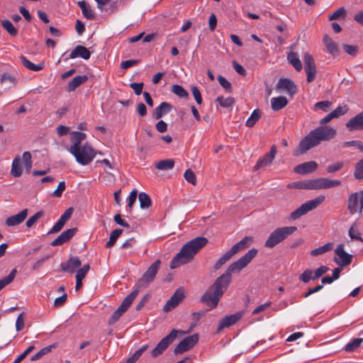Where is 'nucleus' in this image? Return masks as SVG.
I'll use <instances>...</instances> for the list:
<instances>
[{
	"mask_svg": "<svg viewBox=\"0 0 363 363\" xmlns=\"http://www.w3.org/2000/svg\"><path fill=\"white\" fill-rule=\"evenodd\" d=\"M334 117L331 113H328L320 121V126L309 132L299 143L293 155L298 156L306 153L310 149L318 145L322 141H328L333 139L337 131L335 128L324 125L329 123Z\"/></svg>",
	"mask_w": 363,
	"mask_h": 363,
	"instance_id": "nucleus-1",
	"label": "nucleus"
},
{
	"mask_svg": "<svg viewBox=\"0 0 363 363\" xmlns=\"http://www.w3.org/2000/svg\"><path fill=\"white\" fill-rule=\"evenodd\" d=\"M232 281V275L225 272L216 279L213 284L206 290L201 296V301L211 308H216L219 300Z\"/></svg>",
	"mask_w": 363,
	"mask_h": 363,
	"instance_id": "nucleus-2",
	"label": "nucleus"
},
{
	"mask_svg": "<svg viewBox=\"0 0 363 363\" xmlns=\"http://www.w3.org/2000/svg\"><path fill=\"white\" fill-rule=\"evenodd\" d=\"M208 243L207 238L197 237L186 242L170 263L172 269L177 268L182 264L189 262L194 255Z\"/></svg>",
	"mask_w": 363,
	"mask_h": 363,
	"instance_id": "nucleus-3",
	"label": "nucleus"
},
{
	"mask_svg": "<svg viewBox=\"0 0 363 363\" xmlns=\"http://www.w3.org/2000/svg\"><path fill=\"white\" fill-rule=\"evenodd\" d=\"M69 152L83 166L88 165L96 155V151L87 143L77 148H69Z\"/></svg>",
	"mask_w": 363,
	"mask_h": 363,
	"instance_id": "nucleus-4",
	"label": "nucleus"
},
{
	"mask_svg": "<svg viewBox=\"0 0 363 363\" xmlns=\"http://www.w3.org/2000/svg\"><path fill=\"white\" fill-rule=\"evenodd\" d=\"M297 228L296 226H284L281 228H277L272 231L267 240L265 241L264 246L268 248H273L289 235L293 234Z\"/></svg>",
	"mask_w": 363,
	"mask_h": 363,
	"instance_id": "nucleus-5",
	"label": "nucleus"
},
{
	"mask_svg": "<svg viewBox=\"0 0 363 363\" xmlns=\"http://www.w3.org/2000/svg\"><path fill=\"white\" fill-rule=\"evenodd\" d=\"M346 204L350 215H361L363 212V190L349 194Z\"/></svg>",
	"mask_w": 363,
	"mask_h": 363,
	"instance_id": "nucleus-6",
	"label": "nucleus"
},
{
	"mask_svg": "<svg viewBox=\"0 0 363 363\" xmlns=\"http://www.w3.org/2000/svg\"><path fill=\"white\" fill-rule=\"evenodd\" d=\"M341 184L340 180H333L328 178H318L306 181L305 184H302L301 187H305V189H325L338 186Z\"/></svg>",
	"mask_w": 363,
	"mask_h": 363,
	"instance_id": "nucleus-7",
	"label": "nucleus"
},
{
	"mask_svg": "<svg viewBox=\"0 0 363 363\" xmlns=\"http://www.w3.org/2000/svg\"><path fill=\"white\" fill-rule=\"evenodd\" d=\"M325 196L320 195L316 198L309 200L303 203L297 209L294 211L290 214V218L293 220H296L302 216L306 214L308 212L317 208L322 202L324 201Z\"/></svg>",
	"mask_w": 363,
	"mask_h": 363,
	"instance_id": "nucleus-8",
	"label": "nucleus"
},
{
	"mask_svg": "<svg viewBox=\"0 0 363 363\" xmlns=\"http://www.w3.org/2000/svg\"><path fill=\"white\" fill-rule=\"evenodd\" d=\"M257 250L252 248L249 250L245 255L241 257L237 261L233 262L225 271L228 272L229 274L233 273H240L244 268H245L247 264L252 261V259L255 257L257 255Z\"/></svg>",
	"mask_w": 363,
	"mask_h": 363,
	"instance_id": "nucleus-9",
	"label": "nucleus"
},
{
	"mask_svg": "<svg viewBox=\"0 0 363 363\" xmlns=\"http://www.w3.org/2000/svg\"><path fill=\"white\" fill-rule=\"evenodd\" d=\"M139 293L138 289H134L130 294H128L123 301L119 307L114 311L111 318H109L108 323V325H113L116 323L122 315L128 310L130 306L134 299L136 298Z\"/></svg>",
	"mask_w": 363,
	"mask_h": 363,
	"instance_id": "nucleus-10",
	"label": "nucleus"
},
{
	"mask_svg": "<svg viewBox=\"0 0 363 363\" xmlns=\"http://www.w3.org/2000/svg\"><path fill=\"white\" fill-rule=\"evenodd\" d=\"M179 330L173 329L167 335L163 337L151 351V356L157 357L162 354L168 346L176 339Z\"/></svg>",
	"mask_w": 363,
	"mask_h": 363,
	"instance_id": "nucleus-11",
	"label": "nucleus"
},
{
	"mask_svg": "<svg viewBox=\"0 0 363 363\" xmlns=\"http://www.w3.org/2000/svg\"><path fill=\"white\" fill-rule=\"evenodd\" d=\"M303 62L307 82L311 83L314 81L316 74V67L312 55L306 52L303 56Z\"/></svg>",
	"mask_w": 363,
	"mask_h": 363,
	"instance_id": "nucleus-12",
	"label": "nucleus"
},
{
	"mask_svg": "<svg viewBox=\"0 0 363 363\" xmlns=\"http://www.w3.org/2000/svg\"><path fill=\"white\" fill-rule=\"evenodd\" d=\"M199 341L197 334L188 336L183 339L174 348V354H181L191 349Z\"/></svg>",
	"mask_w": 363,
	"mask_h": 363,
	"instance_id": "nucleus-13",
	"label": "nucleus"
},
{
	"mask_svg": "<svg viewBox=\"0 0 363 363\" xmlns=\"http://www.w3.org/2000/svg\"><path fill=\"white\" fill-rule=\"evenodd\" d=\"M161 261L160 259L155 260L145 272L142 278L139 280L140 285L150 284L153 281L155 277L160 269Z\"/></svg>",
	"mask_w": 363,
	"mask_h": 363,
	"instance_id": "nucleus-14",
	"label": "nucleus"
},
{
	"mask_svg": "<svg viewBox=\"0 0 363 363\" xmlns=\"http://www.w3.org/2000/svg\"><path fill=\"white\" fill-rule=\"evenodd\" d=\"M337 257H334V262L340 267L350 264L352 262V256L344 250V245L340 244L335 250Z\"/></svg>",
	"mask_w": 363,
	"mask_h": 363,
	"instance_id": "nucleus-15",
	"label": "nucleus"
},
{
	"mask_svg": "<svg viewBox=\"0 0 363 363\" xmlns=\"http://www.w3.org/2000/svg\"><path fill=\"white\" fill-rule=\"evenodd\" d=\"M242 315L243 312L240 311L236 313L225 316L218 322L217 333L220 332L225 328H228L235 324Z\"/></svg>",
	"mask_w": 363,
	"mask_h": 363,
	"instance_id": "nucleus-16",
	"label": "nucleus"
},
{
	"mask_svg": "<svg viewBox=\"0 0 363 363\" xmlns=\"http://www.w3.org/2000/svg\"><path fill=\"white\" fill-rule=\"evenodd\" d=\"M276 90L278 91H286L288 94L293 96L297 91L296 84L291 79L287 78L280 79L276 84Z\"/></svg>",
	"mask_w": 363,
	"mask_h": 363,
	"instance_id": "nucleus-17",
	"label": "nucleus"
},
{
	"mask_svg": "<svg viewBox=\"0 0 363 363\" xmlns=\"http://www.w3.org/2000/svg\"><path fill=\"white\" fill-rule=\"evenodd\" d=\"M82 262L77 256L70 257L69 259L60 264V268L64 272L74 274L81 266Z\"/></svg>",
	"mask_w": 363,
	"mask_h": 363,
	"instance_id": "nucleus-18",
	"label": "nucleus"
},
{
	"mask_svg": "<svg viewBox=\"0 0 363 363\" xmlns=\"http://www.w3.org/2000/svg\"><path fill=\"white\" fill-rule=\"evenodd\" d=\"M184 294L181 289H177L163 307L164 312H169L175 308L184 299Z\"/></svg>",
	"mask_w": 363,
	"mask_h": 363,
	"instance_id": "nucleus-19",
	"label": "nucleus"
},
{
	"mask_svg": "<svg viewBox=\"0 0 363 363\" xmlns=\"http://www.w3.org/2000/svg\"><path fill=\"white\" fill-rule=\"evenodd\" d=\"M277 154V147L274 145L271 147L269 152L265 154L262 158H259L254 167L255 170L262 167L270 165Z\"/></svg>",
	"mask_w": 363,
	"mask_h": 363,
	"instance_id": "nucleus-20",
	"label": "nucleus"
},
{
	"mask_svg": "<svg viewBox=\"0 0 363 363\" xmlns=\"http://www.w3.org/2000/svg\"><path fill=\"white\" fill-rule=\"evenodd\" d=\"M350 131L363 130V111L351 118L345 124Z\"/></svg>",
	"mask_w": 363,
	"mask_h": 363,
	"instance_id": "nucleus-21",
	"label": "nucleus"
},
{
	"mask_svg": "<svg viewBox=\"0 0 363 363\" xmlns=\"http://www.w3.org/2000/svg\"><path fill=\"white\" fill-rule=\"evenodd\" d=\"M77 229L69 228L64 232H62L56 239H55L52 242V246H59L62 245L64 243L68 242L77 233Z\"/></svg>",
	"mask_w": 363,
	"mask_h": 363,
	"instance_id": "nucleus-22",
	"label": "nucleus"
},
{
	"mask_svg": "<svg viewBox=\"0 0 363 363\" xmlns=\"http://www.w3.org/2000/svg\"><path fill=\"white\" fill-rule=\"evenodd\" d=\"M317 168V162L314 161H310L296 166L294 171V172L299 174H306L314 172Z\"/></svg>",
	"mask_w": 363,
	"mask_h": 363,
	"instance_id": "nucleus-23",
	"label": "nucleus"
},
{
	"mask_svg": "<svg viewBox=\"0 0 363 363\" xmlns=\"http://www.w3.org/2000/svg\"><path fill=\"white\" fill-rule=\"evenodd\" d=\"M27 216L28 209H23L16 215L8 217L6 219L5 223L6 225L9 227L16 226L23 223V221L26 218Z\"/></svg>",
	"mask_w": 363,
	"mask_h": 363,
	"instance_id": "nucleus-24",
	"label": "nucleus"
},
{
	"mask_svg": "<svg viewBox=\"0 0 363 363\" xmlns=\"http://www.w3.org/2000/svg\"><path fill=\"white\" fill-rule=\"evenodd\" d=\"M91 56L90 51L83 45H77L70 53L69 57L74 59L78 57L84 60H89Z\"/></svg>",
	"mask_w": 363,
	"mask_h": 363,
	"instance_id": "nucleus-25",
	"label": "nucleus"
},
{
	"mask_svg": "<svg viewBox=\"0 0 363 363\" xmlns=\"http://www.w3.org/2000/svg\"><path fill=\"white\" fill-rule=\"evenodd\" d=\"M252 242V238L250 237H245L240 242L235 244L228 251L233 256L238 252L248 247Z\"/></svg>",
	"mask_w": 363,
	"mask_h": 363,
	"instance_id": "nucleus-26",
	"label": "nucleus"
},
{
	"mask_svg": "<svg viewBox=\"0 0 363 363\" xmlns=\"http://www.w3.org/2000/svg\"><path fill=\"white\" fill-rule=\"evenodd\" d=\"M172 106L167 102H162L154 110L153 117L155 119L162 118L164 115L171 111Z\"/></svg>",
	"mask_w": 363,
	"mask_h": 363,
	"instance_id": "nucleus-27",
	"label": "nucleus"
},
{
	"mask_svg": "<svg viewBox=\"0 0 363 363\" xmlns=\"http://www.w3.org/2000/svg\"><path fill=\"white\" fill-rule=\"evenodd\" d=\"M87 79H88V77L86 75H78V76L74 77L68 83L67 90L69 92L74 91L81 84L86 82L87 81Z\"/></svg>",
	"mask_w": 363,
	"mask_h": 363,
	"instance_id": "nucleus-28",
	"label": "nucleus"
},
{
	"mask_svg": "<svg viewBox=\"0 0 363 363\" xmlns=\"http://www.w3.org/2000/svg\"><path fill=\"white\" fill-rule=\"evenodd\" d=\"M22 173L23 166L21 163V159L20 156H16L12 162L11 174L15 177H18L22 174Z\"/></svg>",
	"mask_w": 363,
	"mask_h": 363,
	"instance_id": "nucleus-29",
	"label": "nucleus"
},
{
	"mask_svg": "<svg viewBox=\"0 0 363 363\" xmlns=\"http://www.w3.org/2000/svg\"><path fill=\"white\" fill-rule=\"evenodd\" d=\"M288 104V100L285 96L273 97L271 99V106L273 111H279L284 108Z\"/></svg>",
	"mask_w": 363,
	"mask_h": 363,
	"instance_id": "nucleus-30",
	"label": "nucleus"
},
{
	"mask_svg": "<svg viewBox=\"0 0 363 363\" xmlns=\"http://www.w3.org/2000/svg\"><path fill=\"white\" fill-rule=\"evenodd\" d=\"M77 4L82 9V14L86 18L89 20H92L94 18V12L88 3L84 1H80L77 2Z\"/></svg>",
	"mask_w": 363,
	"mask_h": 363,
	"instance_id": "nucleus-31",
	"label": "nucleus"
},
{
	"mask_svg": "<svg viewBox=\"0 0 363 363\" xmlns=\"http://www.w3.org/2000/svg\"><path fill=\"white\" fill-rule=\"evenodd\" d=\"M19 60L25 67H26L28 69L31 70V71H35V72L40 71V70L43 69L44 67L43 62L39 63L38 65H35L23 55H21L19 57Z\"/></svg>",
	"mask_w": 363,
	"mask_h": 363,
	"instance_id": "nucleus-32",
	"label": "nucleus"
},
{
	"mask_svg": "<svg viewBox=\"0 0 363 363\" xmlns=\"http://www.w3.org/2000/svg\"><path fill=\"white\" fill-rule=\"evenodd\" d=\"M86 135L85 133L79 132V131H73L72 133L71 140L72 142V145L69 148H77L79 146H82V142L86 138Z\"/></svg>",
	"mask_w": 363,
	"mask_h": 363,
	"instance_id": "nucleus-33",
	"label": "nucleus"
},
{
	"mask_svg": "<svg viewBox=\"0 0 363 363\" xmlns=\"http://www.w3.org/2000/svg\"><path fill=\"white\" fill-rule=\"evenodd\" d=\"M287 60L296 71L300 72L302 69V63L296 52H289L287 55Z\"/></svg>",
	"mask_w": 363,
	"mask_h": 363,
	"instance_id": "nucleus-34",
	"label": "nucleus"
},
{
	"mask_svg": "<svg viewBox=\"0 0 363 363\" xmlns=\"http://www.w3.org/2000/svg\"><path fill=\"white\" fill-rule=\"evenodd\" d=\"M323 42L329 53H330L333 55H336L338 54L337 45L335 43V42L332 40L331 38L325 35L323 37Z\"/></svg>",
	"mask_w": 363,
	"mask_h": 363,
	"instance_id": "nucleus-35",
	"label": "nucleus"
},
{
	"mask_svg": "<svg viewBox=\"0 0 363 363\" xmlns=\"http://www.w3.org/2000/svg\"><path fill=\"white\" fill-rule=\"evenodd\" d=\"M363 339L360 337L351 340L344 347L346 352H353L356 350L362 343Z\"/></svg>",
	"mask_w": 363,
	"mask_h": 363,
	"instance_id": "nucleus-36",
	"label": "nucleus"
},
{
	"mask_svg": "<svg viewBox=\"0 0 363 363\" xmlns=\"http://www.w3.org/2000/svg\"><path fill=\"white\" fill-rule=\"evenodd\" d=\"M261 117V111L259 109H255L250 116L247 118L246 121V126L249 128L253 127L255 123L258 121V120Z\"/></svg>",
	"mask_w": 363,
	"mask_h": 363,
	"instance_id": "nucleus-37",
	"label": "nucleus"
},
{
	"mask_svg": "<svg viewBox=\"0 0 363 363\" xmlns=\"http://www.w3.org/2000/svg\"><path fill=\"white\" fill-rule=\"evenodd\" d=\"M174 161L171 159L159 161L155 167L160 170H169L174 167Z\"/></svg>",
	"mask_w": 363,
	"mask_h": 363,
	"instance_id": "nucleus-38",
	"label": "nucleus"
},
{
	"mask_svg": "<svg viewBox=\"0 0 363 363\" xmlns=\"http://www.w3.org/2000/svg\"><path fill=\"white\" fill-rule=\"evenodd\" d=\"M333 248V243L328 242L323 246H320L318 248L313 250L311 252V255L312 256H318L320 255H323L325 252L330 251Z\"/></svg>",
	"mask_w": 363,
	"mask_h": 363,
	"instance_id": "nucleus-39",
	"label": "nucleus"
},
{
	"mask_svg": "<svg viewBox=\"0 0 363 363\" xmlns=\"http://www.w3.org/2000/svg\"><path fill=\"white\" fill-rule=\"evenodd\" d=\"M122 229H115L113 230L110 235L109 240L106 242V247L109 248L114 245L116 241L118 238V237L122 234Z\"/></svg>",
	"mask_w": 363,
	"mask_h": 363,
	"instance_id": "nucleus-40",
	"label": "nucleus"
},
{
	"mask_svg": "<svg viewBox=\"0 0 363 363\" xmlns=\"http://www.w3.org/2000/svg\"><path fill=\"white\" fill-rule=\"evenodd\" d=\"M16 79L15 76H13V75L8 74V73H4L1 75V84H5L9 87H11L16 84Z\"/></svg>",
	"mask_w": 363,
	"mask_h": 363,
	"instance_id": "nucleus-41",
	"label": "nucleus"
},
{
	"mask_svg": "<svg viewBox=\"0 0 363 363\" xmlns=\"http://www.w3.org/2000/svg\"><path fill=\"white\" fill-rule=\"evenodd\" d=\"M233 257L231 253L228 251L222 257H220L214 264V269L218 270L221 268L230 258Z\"/></svg>",
	"mask_w": 363,
	"mask_h": 363,
	"instance_id": "nucleus-42",
	"label": "nucleus"
},
{
	"mask_svg": "<svg viewBox=\"0 0 363 363\" xmlns=\"http://www.w3.org/2000/svg\"><path fill=\"white\" fill-rule=\"evenodd\" d=\"M354 177L357 180L363 179V158L355 164Z\"/></svg>",
	"mask_w": 363,
	"mask_h": 363,
	"instance_id": "nucleus-43",
	"label": "nucleus"
},
{
	"mask_svg": "<svg viewBox=\"0 0 363 363\" xmlns=\"http://www.w3.org/2000/svg\"><path fill=\"white\" fill-rule=\"evenodd\" d=\"M348 234L352 240H357V241H360V242H363V238H362L361 233H359V230L356 225H352L350 227V228L349 229V231H348Z\"/></svg>",
	"mask_w": 363,
	"mask_h": 363,
	"instance_id": "nucleus-44",
	"label": "nucleus"
},
{
	"mask_svg": "<svg viewBox=\"0 0 363 363\" xmlns=\"http://www.w3.org/2000/svg\"><path fill=\"white\" fill-rule=\"evenodd\" d=\"M140 206L142 208H147L151 205V199L150 196L144 192H142L138 196Z\"/></svg>",
	"mask_w": 363,
	"mask_h": 363,
	"instance_id": "nucleus-45",
	"label": "nucleus"
},
{
	"mask_svg": "<svg viewBox=\"0 0 363 363\" xmlns=\"http://www.w3.org/2000/svg\"><path fill=\"white\" fill-rule=\"evenodd\" d=\"M3 28L11 35L16 36L18 33L17 29L13 26L12 23L9 20L1 21Z\"/></svg>",
	"mask_w": 363,
	"mask_h": 363,
	"instance_id": "nucleus-46",
	"label": "nucleus"
},
{
	"mask_svg": "<svg viewBox=\"0 0 363 363\" xmlns=\"http://www.w3.org/2000/svg\"><path fill=\"white\" fill-rule=\"evenodd\" d=\"M16 273H17L16 269H13L7 277H6L0 280V291L2 289H4L6 286L9 284L11 281H13Z\"/></svg>",
	"mask_w": 363,
	"mask_h": 363,
	"instance_id": "nucleus-47",
	"label": "nucleus"
},
{
	"mask_svg": "<svg viewBox=\"0 0 363 363\" xmlns=\"http://www.w3.org/2000/svg\"><path fill=\"white\" fill-rule=\"evenodd\" d=\"M16 273H17L16 269H13L7 277H6L0 280V291L2 289H4L6 286L9 284L11 281H13Z\"/></svg>",
	"mask_w": 363,
	"mask_h": 363,
	"instance_id": "nucleus-48",
	"label": "nucleus"
},
{
	"mask_svg": "<svg viewBox=\"0 0 363 363\" xmlns=\"http://www.w3.org/2000/svg\"><path fill=\"white\" fill-rule=\"evenodd\" d=\"M55 347L53 345H49L43 347L34 355H33L30 358L31 361H37L42 358L44 355L47 354L50 352H51L52 349Z\"/></svg>",
	"mask_w": 363,
	"mask_h": 363,
	"instance_id": "nucleus-49",
	"label": "nucleus"
},
{
	"mask_svg": "<svg viewBox=\"0 0 363 363\" xmlns=\"http://www.w3.org/2000/svg\"><path fill=\"white\" fill-rule=\"evenodd\" d=\"M216 101H218L222 107H225V108H228V107L233 106L235 103V100L233 97L225 98L223 96H218L216 99Z\"/></svg>",
	"mask_w": 363,
	"mask_h": 363,
	"instance_id": "nucleus-50",
	"label": "nucleus"
},
{
	"mask_svg": "<svg viewBox=\"0 0 363 363\" xmlns=\"http://www.w3.org/2000/svg\"><path fill=\"white\" fill-rule=\"evenodd\" d=\"M172 91L180 98H187L188 92L180 85L174 84L172 87Z\"/></svg>",
	"mask_w": 363,
	"mask_h": 363,
	"instance_id": "nucleus-51",
	"label": "nucleus"
},
{
	"mask_svg": "<svg viewBox=\"0 0 363 363\" xmlns=\"http://www.w3.org/2000/svg\"><path fill=\"white\" fill-rule=\"evenodd\" d=\"M22 160L25 163L26 171L29 173L32 167V157L30 152H24L22 155Z\"/></svg>",
	"mask_w": 363,
	"mask_h": 363,
	"instance_id": "nucleus-52",
	"label": "nucleus"
},
{
	"mask_svg": "<svg viewBox=\"0 0 363 363\" xmlns=\"http://www.w3.org/2000/svg\"><path fill=\"white\" fill-rule=\"evenodd\" d=\"M90 269L89 264H84L82 268H78L76 272V279H84Z\"/></svg>",
	"mask_w": 363,
	"mask_h": 363,
	"instance_id": "nucleus-53",
	"label": "nucleus"
},
{
	"mask_svg": "<svg viewBox=\"0 0 363 363\" xmlns=\"http://www.w3.org/2000/svg\"><path fill=\"white\" fill-rule=\"evenodd\" d=\"M218 81L220 85L221 86H223V88L225 89V90L227 92H228V93L232 92L231 84L225 77H223L221 75H219L218 77Z\"/></svg>",
	"mask_w": 363,
	"mask_h": 363,
	"instance_id": "nucleus-54",
	"label": "nucleus"
},
{
	"mask_svg": "<svg viewBox=\"0 0 363 363\" xmlns=\"http://www.w3.org/2000/svg\"><path fill=\"white\" fill-rule=\"evenodd\" d=\"M44 213L43 211H38L35 213L33 216L30 217L26 223V225L28 228L32 227L34 223L43 216Z\"/></svg>",
	"mask_w": 363,
	"mask_h": 363,
	"instance_id": "nucleus-55",
	"label": "nucleus"
},
{
	"mask_svg": "<svg viewBox=\"0 0 363 363\" xmlns=\"http://www.w3.org/2000/svg\"><path fill=\"white\" fill-rule=\"evenodd\" d=\"M348 111V108L347 106H337L334 111H333L331 113V114L333 115V116L334 117V118H338L341 116H343L344 114H345Z\"/></svg>",
	"mask_w": 363,
	"mask_h": 363,
	"instance_id": "nucleus-56",
	"label": "nucleus"
},
{
	"mask_svg": "<svg viewBox=\"0 0 363 363\" xmlns=\"http://www.w3.org/2000/svg\"><path fill=\"white\" fill-rule=\"evenodd\" d=\"M313 274L311 269H307L299 276V279L304 283H308L313 279Z\"/></svg>",
	"mask_w": 363,
	"mask_h": 363,
	"instance_id": "nucleus-57",
	"label": "nucleus"
},
{
	"mask_svg": "<svg viewBox=\"0 0 363 363\" xmlns=\"http://www.w3.org/2000/svg\"><path fill=\"white\" fill-rule=\"evenodd\" d=\"M184 177L189 183L191 184H196V175L194 172L190 169H188L187 170L185 171L184 174Z\"/></svg>",
	"mask_w": 363,
	"mask_h": 363,
	"instance_id": "nucleus-58",
	"label": "nucleus"
},
{
	"mask_svg": "<svg viewBox=\"0 0 363 363\" xmlns=\"http://www.w3.org/2000/svg\"><path fill=\"white\" fill-rule=\"evenodd\" d=\"M355 146L357 147L359 151L362 152L363 147V143H362L360 140H351V141H346L342 143L343 147H348Z\"/></svg>",
	"mask_w": 363,
	"mask_h": 363,
	"instance_id": "nucleus-59",
	"label": "nucleus"
},
{
	"mask_svg": "<svg viewBox=\"0 0 363 363\" xmlns=\"http://www.w3.org/2000/svg\"><path fill=\"white\" fill-rule=\"evenodd\" d=\"M66 185L65 182H60L57 188L52 192V196L60 198L62 196V192L65 190Z\"/></svg>",
	"mask_w": 363,
	"mask_h": 363,
	"instance_id": "nucleus-60",
	"label": "nucleus"
},
{
	"mask_svg": "<svg viewBox=\"0 0 363 363\" xmlns=\"http://www.w3.org/2000/svg\"><path fill=\"white\" fill-rule=\"evenodd\" d=\"M329 268L326 266L318 267L313 274V280H315L323 276L328 271Z\"/></svg>",
	"mask_w": 363,
	"mask_h": 363,
	"instance_id": "nucleus-61",
	"label": "nucleus"
},
{
	"mask_svg": "<svg viewBox=\"0 0 363 363\" xmlns=\"http://www.w3.org/2000/svg\"><path fill=\"white\" fill-rule=\"evenodd\" d=\"M343 164L342 162H337L335 164H331L327 167V172L328 173L337 172L342 168Z\"/></svg>",
	"mask_w": 363,
	"mask_h": 363,
	"instance_id": "nucleus-62",
	"label": "nucleus"
},
{
	"mask_svg": "<svg viewBox=\"0 0 363 363\" xmlns=\"http://www.w3.org/2000/svg\"><path fill=\"white\" fill-rule=\"evenodd\" d=\"M72 212H73V208H67L65 213L60 216V220L62 221V223H63L65 225V223H67V221L68 220H69V218H71L72 216Z\"/></svg>",
	"mask_w": 363,
	"mask_h": 363,
	"instance_id": "nucleus-63",
	"label": "nucleus"
},
{
	"mask_svg": "<svg viewBox=\"0 0 363 363\" xmlns=\"http://www.w3.org/2000/svg\"><path fill=\"white\" fill-rule=\"evenodd\" d=\"M192 94L197 104H201L202 103V97L201 92L197 86H194L191 87Z\"/></svg>",
	"mask_w": 363,
	"mask_h": 363,
	"instance_id": "nucleus-64",
	"label": "nucleus"
}]
</instances>
